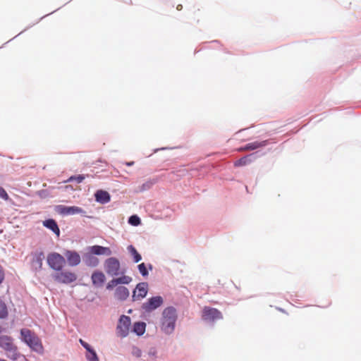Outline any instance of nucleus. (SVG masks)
Masks as SVG:
<instances>
[{"mask_svg":"<svg viewBox=\"0 0 361 361\" xmlns=\"http://www.w3.org/2000/svg\"><path fill=\"white\" fill-rule=\"evenodd\" d=\"M178 318L176 310L173 307L165 308L161 314L160 319V328L166 334H171L175 329L176 322Z\"/></svg>","mask_w":361,"mask_h":361,"instance_id":"1","label":"nucleus"},{"mask_svg":"<svg viewBox=\"0 0 361 361\" xmlns=\"http://www.w3.org/2000/svg\"><path fill=\"white\" fill-rule=\"evenodd\" d=\"M22 340L33 350L42 353L43 352V345L40 338L28 329H22L20 331Z\"/></svg>","mask_w":361,"mask_h":361,"instance_id":"2","label":"nucleus"},{"mask_svg":"<svg viewBox=\"0 0 361 361\" xmlns=\"http://www.w3.org/2000/svg\"><path fill=\"white\" fill-rule=\"evenodd\" d=\"M104 269L106 273L111 276H116L120 274L123 275L124 271H122L120 261L114 257H111L104 262Z\"/></svg>","mask_w":361,"mask_h":361,"instance_id":"3","label":"nucleus"},{"mask_svg":"<svg viewBox=\"0 0 361 361\" xmlns=\"http://www.w3.org/2000/svg\"><path fill=\"white\" fill-rule=\"evenodd\" d=\"M49 267L55 271H61L66 264L65 258L57 252H51L47 257Z\"/></svg>","mask_w":361,"mask_h":361,"instance_id":"4","label":"nucleus"},{"mask_svg":"<svg viewBox=\"0 0 361 361\" xmlns=\"http://www.w3.org/2000/svg\"><path fill=\"white\" fill-rule=\"evenodd\" d=\"M77 274L70 270H61L53 276L54 281L65 284H69L75 282L77 280Z\"/></svg>","mask_w":361,"mask_h":361,"instance_id":"5","label":"nucleus"},{"mask_svg":"<svg viewBox=\"0 0 361 361\" xmlns=\"http://www.w3.org/2000/svg\"><path fill=\"white\" fill-rule=\"evenodd\" d=\"M0 346L11 354L9 357L11 359L16 360L17 358V347L13 343L10 337L6 336H0Z\"/></svg>","mask_w":361,"mask_h":361,"instance_id":"6","label":"nucleus"},{"mask_svg":"<svg viewBox=\"0 0 361 361\" xmlns=\"http://www.w3.org/2000/svg\"><path fill=\"white\" fill-rule=\"evenodd\" d=\"M130 324V318L128 316L122 315L117 324V334L122 338L126 337L128 335Z\"/></svg>","mask_w":361,"mask_h":361,"instance_id":"7","label":"nucleus"},{"mask_svg":"<svg viewBox=\"0 0 361 361\" xmlns=\"http://www.w3.org/2000/svg\"><path fill=\"white\" fill-rule=\"evenodd\" d=\"M164 302L163 298L161 296H155L149 298L146 302L142 305V309L146 312H151L152 311L159 307Z\"/></svg>","mask_w":361,"mask_h":361,"instance_id":"8","label":"nucleus"},{"mask_svg":"<svg viewBox=\"0 0 361 361\" xmlns=\"http://www.w3.org/2000/svg\"><path fill=\"white\" fill-rule=\"evenodd\" d=\"M56 212H57L59 214L67 216V215H74L76 214H85V211L77 206H71V207H67L64 205H57L55 208Z\"/></svg>","mask_w":361,"mask_h":361,"instance_id":"9","label":"nucleus"},{"mask_svg":"<svg viewBox=\"0 0 361 361\" xmlns=\"http://www.w3.org/2000/svg\"><path fill=\"white\" fill-rule=\"evenodd\" d=\"M202 317L205 321H215L222 319V314L216 308L205 307L202 311Z\"/></svg>","mask_w":361,"mask_h":361,"instance_id":"10","label":"nucleus"},{"mask_svg":"<svg viewBox=\"0 0 361 361\" xmlns=\"http://www.w3.org/2000/svg\"><path fill=\"white\" fill-rule=\"evenodd\" d=\"M132 278L129 276L122 275L120 277L114 278L106 284V289L109 290H113L114 288L118 284H129L132 281Z\"/></svg>","mask_w":361,"mask_h":361,"instance_id":"11","label":"nucleus"},{"mask_svg":"<svg viewBox=\"0 0 361 361\" xmlns=\"http://www.w3.org/2000/svg\"><path fill=\"white\" fill-rule=\"evenodd\" d=\"M44 259V255L43 252H36L33 253L31 260L32 268L36 271L41 270Z\"/></svg>","mask_w":361,"mask_h":361,"instance_id":"12","label":"nucleus"},{"mask_svg":"<svg viewBox=\"0 0 361 361\" xmlns=\"http://www.w3.org/2000/svg\"><path fill=\"white\" fill-rule=\"evenodd\" d=\"M147 283H140L137 285L133 291V298L134 300H139L144 298L147 293Z\"/></svg>","mask_w":361,"mask_h":361,"instance_id":"13","label":"nucleus"},{"mask_svg":"<svg viewBox=\"0 0 361 361\" xmlns=\"http://www.w3.org/2000/svg\"><path fill=\"white\" fill-rule=\"evenodd\" d=\"M64 255L67 259L69 266L71 267H76L81 262L80 255L75 251L66 250L64 252Z\"/></svg>","mask_w":361,"mask_h":361,"instance_id":"14","label":"nucleus"},{"mask_svg":"<svg viewBox=\"0 0 361 361\" xmlns=\"http://www.w3.org/2000/svg\"><path fill=\"white\" fill-rule=\"evenodd\" d=\"M88 251L94 255L110 256L112 253L111 249L108 247L101 245H92L87 248Z\"/></svg>","mask_w":361,"mask_h":361,"instance_id":"15","label":"nucleus"},{"mask_svg":"<svg viewBox=\"0 0 361 361\" xmlns=\"http://www.w3.org/2000/svg\"><path fill=\"white\" fill-rule=\"evenodd\" d=\"M91 279L93 286L96 287H101L106 281V276L102 271H95L92 273Z\"/></svg>","mask_w":361,"mask_h":361,"instance_id":"16","label":"nucleus"},{"mask_svg":"<svg viewBox=\"0 0 361 361\" xmlns=\"http://www.w3.org/2000/svg\"><path fill=\"white\" fill-rule=\"evenodd\" d=\"M128 289L123 286H118L114 292V297L118 300H126L129 297Z\"/></svg>","mask_w":361,"mask_h":361,"instance_id":"17","label":"nucleus"},{"mask_svg":"<svg viewBox=\"0 0 361 361\" xmlns=\"http://www.w3.org/2000/svg\"><path fill=\"white\" fill-rule=\"evenodd\" d=\"M83 261L87 267H96L99 263V259L88 251L83 255Z\"/></svg>","mask_w":361,"mask_h":361,"instance_id":"18","label":"nucleus"},{"mask_svg":"<svg viewBox=\"0 0 361 361\" xmlns=\"http://www.w3.org/2000/svg\"><path fill=\"white\" fill-rule=\"evenodd\" d=\"M95 199L98 202L105 204L110 201V195L106 191L99 190L95 193Z\"/></svg>","mask_w":361,"mask_h":361,"instance_id":"19","label":"nucleus"},{"mask_svg":"<svg viewBox=\"0 0 361 361\" xmlns=\"http://www.w3.org/2000/svg\"><path fill=\"white\" fill-rule=\"evenodd\" d=\"M43 225L47 228L52 231L55 234L57 235V236L59 235L60 230L55 220L51 219H47L43 221Z\"/></svg>","mask_w":361,"mask_h":361,"instance_id":"20","label":"nucleus"},{"mask_svg":"<svg viewBox=\"0 0 361 361\" xmlns=\"http://www.w3.org/2000/svg\"><path fill=\"white\" fill-rule=\"evenodd\" d=\"M266 145V141L263 142H254L251 143L247 144L243 147L239 149V151H247V150H254L259 147H263Z\"/></svg>","mask_w":361,"mask_h":361,"instance_id":"21","label":"nucleus"},{"mask_svg":"<svg viewBox=\"0 0 361 361\" xmlns=\"http://www.w3.org/2000/svg\"><path fill=\"white\" fill-rule=\"evenodd\" d=\"M146 324L145 322H135L133 325V331L138 336L142 335L145 331Z\"/></svg>","mask_w":361,"mask_h":361,"instance_id":"22","label":"nucleus"},{"mask_svg":"<svg viewBox=\"0 0 361 361\" xmlns=\"http://www.w3.org/2000/svg\"><path fill=\"white\" fill-rule=\"evenodd\" d=\"M252 155V154L245 156V157L240 158V159H238L237 161H235L234 162V166H235V167L243 166H245V165L251 163L252 162V159H251Z\"/></svg>","mask_w":361,"mask_h":361,"instance_id":"23","label":"nucleus"},{"mask_svg":"<svg viewBox=\"0 0 361 361\" xmlns=\"http://www.w3.org/2000/svg\"><path fill=\"white\" fill-rule=\"evenodd\" d=\"M128 250L133 257V260L135 262L137 263L141 260V255L137 252V250L133 245H129L128 247Z\"/></svg>","mask_w":361,"mask_h":361,"instance_id":"24","label":"nucleus"},{"mask_svg":"<svg viewBox=\"0 0 361 361\" xmlns=\"http://www.w3.org/2000/svg\"><path fill=\"white\" fill-rule=\"evenodd\" d=\"M8 312L6 303L0 298V319H5L8 317Z\"/></svg>","mask_w":361,"mask_h":361,"instance_id":"25","label":"nucleus"},{"mask_svg":"<svg viewBox=\"0 0 361 361\" xmlns=\"http://www.w3.org/2000/svg\"><path fill=\"white\" fill-rule=\"evenodd\" d=\"M86 358L88 361H99L98 356L93 349L87 353Z\"/></svg>","mask_w":361,"mask_h":361,"instance_id":"26","label":"nucleus"},{"mask_svg":"<svg viewBox=\"0 0 361 361\" xmlns=\"http://www.w3.org/2000/svg\"><path fill=\"white\" fill-rule=\"evenodd\" d=\"M128 222L133 226H137L140 224V219L137 216L133 215L129 218Z\"/></svg>","mask_w":361,"mask_h":361,"instance_id":"27","label":"nucleus"},{"mask_svg":"<svg viewBox=\"0 0 361 361\" xmlns=\"http://www.w3.org/2000/svg\"><path fill=\"white\" fill-rule=\"evenodd\" d=\"M138 269H139V271L140 272V274L143 276H146L148 275V271H147V267L144 263H141L138 265Z\"/></svg>","mask_w":361,"mask_h":361,"instance_id":"28","label":"nucleus"},{"mask_svg":"<svg viewBox=\"0 0 361 361\" xmlns=\"http://www.w3.org/2000/svg\"><path fill=\"white\" fill-rule=\"evenodd\" d=\"M0 197L4 200H8L9 196L7 194L6 191L0 186Z\"/></svg>","mask_w":361,"mask_h":361,"instance_id":"29","label":"nucleus"},{"mask_svg":"<svg viewBox=\"0 0 361 361\" xmlns=\"http://www.w3.org/2000/svg\"><path fill=\"white\" fill-rule=\"evenodd\" d=\"M84 179H85V177L82 175H79L77 176H71L69 178V180L71 181L73 180H75L77 181V183H80L82 182V180Z\"/></svg>","mask_w":361,"mask_h":361,"instance_id":"30","label":"nucleus"},{"mask_svg":"<svg viewBox=\"0 0 361 361\" xmlns=\"http://www.w3.org/2000/svg\"><path fill=\"white\" fill-rule=\"evenodd\" d=\"M79 342L87 350V353L90 351L91 350H92V348H91V346L87 343H86L85 341H84L82 339H80L79 340Z\"/></svg>","mask_w":361,"mask_h":361,"instance_id":"31","label":"nucleus"},{"mask_svg":"<svg viewBox=\"0 0 361 361\" xmlns=\"http://www.w3.org/2000/svg\"><path fill=\"white\" fill-rule=\"evenodd\" d=\"M5 278V272L3 267L0 265V284L4 281Z\"/></svg>","mask_w":361,"mask_h":361,"instance_id":"32","label":"nucleus"},{"mask_svg":"<svg viewBox=\"0 0 361 361\" xmlns=\"http://www.w3.org/2000/svg\"><path fill=\"white\" fill-rule=\"evenodd\" d=\"M133 354L135 356L140 357L142 355V351L138 348H133Z\"/></svg>","mask_w":361,"mask_h":361,"instance_id":"33","label":"nucleus"},{"mask_svg":"<svg viewBox=\"0 0 361 361\" xmlns=\"http://www.w3.org/2000/svg\"><path fill=\"white\" fill-rule=\"evenodd\" d=\"M134 164V161L126 162V165L127 166H133Z\"/></svg>","mask_w":361,"mask_h":361,"instance_id":"34","label":"nucleus"},{"mask_svg":"<svg viewBox=\"0 0 361 361\" xmlns=\"http://www.w3.org/2000/svg\"><path fill=\"white\" fill-rule=\"evenodd\" d=\"M177 9H178V10H181V9H182V5L179 4V5L177 6Z\"/></svg>","mask_w":361,"mask_h":361,"instance_id":"35","label":"nucleus"},{"mask_svg":"<svg viewBox=\"0 0 361 361\" xmlns=\"http://www.w3.org/2000/svg\"><path fill=\"white\" fill-rule=\"evenodd\" d=\"M0 361H6V360H3V359H0Z\"/></svg>","mask_w":361,"mask_h":361,"instance_id":"36","label":"nucleus"}]
</instances>
